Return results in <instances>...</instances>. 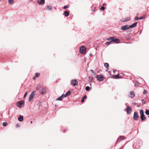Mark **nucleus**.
Listing matches in <instances>:
<instances>
[{
	"label": "nucleus",
	"instance_id": "1",
	"mask_svg": "<svg viewBox=\"0 0 149 149\" xmlns=\"http://www.w3.org/2000/svg\"><path fill=\"white\" fill-rule=\"evenodd\" d=\"M107 40H111V42H114L116 43H119L120 40L117 38H116L114 37H110L108 38L107 39Z\"/></svg>",
	"mask_w": 149,
	"mask_h": 149
},
{
	"label": "nucleus",
	"instance_id": "2",
	"mask_svg": "<svg viewBox=\"0 0 149 149\" xmlns=\"http://www.w3.org/2000/svg\"><path fill=\"white\" fill-rule=\"evenodd\" d=\"M86 48L84 46H81L80 48V53L82 54H84L86 53Z\"/></svg>",
	"mask_w": 149,
	"mask_h": 149
},
{
	"label": "nucleus",
	"instance_id": "3",
	"mask_svg": "<svg viewBox=\"0 0 149 149\" xmlns=\"http://www.w3.org/2000/svg\"><path fill=\"white\" fill-rule=\"evenodd\" d=\"M139 112L140 114L141 115L140 118L141 120L142 121H143L146 119V117L144 115L143 110L142 109H141L140 110Z\"/></svg>",
	"mask_w": 149,
	"mask_h": 149
},
{
	"label": "nucleus",
	"instance_id": "4",
	"mask_svg": "<svg viewBox=\"0 0 149 149\" xmlns=\"http://www.w3.org/2000/svg\"><path fill=\"white\" fill-rule=\"evenodd\" d=\"M35 93H36L35 91H33L31 93V94L30 95V96L29 97V102H30L31 101V100L33 98V97L35 95Z\"/></svg>",
	"mask_w": 149,
	"mask_h": 149
},
{
	"label": "nucleus",
	"instance_id": "5",
	"mask_svg": "<svg viewBox=\"0 0 149 149\" xmlns=\"http://www.w3.org/2000/svg\"><path fill=\"white\" fill-rule=\"evenodd\" d=\"M97 80L99 81H102L104 79V77L103 75H100L97 76Z\"/></svg>",
	"mask_w": 149,
	"mask_h": 149
},
{
	"label": "nucleus",
	"instance_id": "6",
	"mask_svg": "<svg viewBox=\"0 0 149 149\" xmlns=\"http://www.w3.org/2000/svg\"><path fill=\"white\" fill-rule=\"evenodd\" d=\"M130 27L128 25H125L122 26L120 27V29L122 30H126L127 29H129Z\"/></svg>",
	"mask_w": 149,
	"mask_h": 149
},
{
	"label": "nucleus",
	"instance_id": "7",
	"mask_svg": "<svg viewBox=\"0 0 149 149\" xmlns=\"http://www.w3.org/2000/svg\"><path fill=\"white\" fill-rule=\"evenodd\" d=\"M71 83L74 86H77L78 84V82L76 79H73L71 80Z\"/></svg>",
	"mask_w": 149,
	"mask_h": 149
},
{
	"label": "nucleus",
	"instance_id": "8",
	"mask_svg": "<svg viewBox=\"0 0 149 149\" xmlns=\"http://www.w3.org/2000/svg\"><path fill=\"white\" fill-rule=\"evenodd\" d=\"M138 118L139 116L138 114L136 112H134L133 116L134 119L135 120H138Z\"/></svg>",
	"mask_w": 149,
	"mask_h": 149
},
{
	"label": "nucleus",
	"instance_id": "9",
	"mask_svg": "<svg viewBox=\"0 0 149 149\" xmlns=\"http://www.w3.org/2000/svg\"><path fill=\"white\" fill-rule=\"evenodd\" d=\"M24 104V102L21 101L18 102L17 103V106L18 107H22V105Z\"/></svg>",
	"mask_w": 149,
	"mask_h": 149
},
{
	"label": "nucleus",
	"instance_id": "10",
	"mask_svg": "<svg viewBox=\"0 0 149 149\" xmlns=\"http://www.w3.org/2000/svg\"><path fill=\"white\" fill-rule=\"evenodd\" d=\"M132 110V108L130 107L129 106H127V108L126 109L127 112V113L130 114Z\"/></svg>",
	"mask_w": 149,
	"mask_h": 149
},
{
	"label": "nucleus",
	"instance_id": "11",
	"mask_svg": "<svg viewBox=\"0 0 149 149\" xmlns=\"http://www.w3.org/2000/svg\"><path fill=\"white\" fill-rule=\"evenodd\" d=\"M130 17H128L126 18H122L121 19V21L122 22H125L130 20Z\"/></svg>",
	"mask_w": 149,
	"mask_h": 149
},
{
	"label": "nucleus",
	"instance_id": "12",
	"mask_svg": "<svg viewBox=\"0 0 149 149\" xmlns=\"http://www.w3.org/2000/svg\"><path fill=\"white\" fill-rule=\"evenodd\" d=\"M145 18V16H143L141 17H135L134 19L136 20H137L139 19H144Z\"/></svg>",
	"mask_w": 149,
	"mask_h": 149
},
{
	"label": "nucleus",
	"instance_id": "13",
	"mask_svg": "<svg viewBox=\"0 0 149 149\" xmlns=\"http://www.w3.org/2000/svg\"><path fill=\"white\" fill-rule=\"evenodd\" d=\"M46 89L45 88H42V91L40 92L41 94H44L46 93Z\"/></svg>",
	"mask_w": 149,
	"mask_h": 149
},
{
	"label": "nucleus",
	"instance_id": "14",
	"mask_svg": "<svg viewBox=\"0 0 149 149\" xmlns=\"http://www.w3.org/2000/svg\"><path fill=\"white\" fill-rule=\"evenodd\" d=\"M126 138L124 136H120L117 139L118 141H122L123 140L125 139Z\"/></svg>",
	"mask_w": 149,
	"mask_h": 149
},
{
	"label": "nucleus",
	"instance_id": "15",
	"mask_svg": "<svg viewBox=\"0 0 149 149\" xmlns=\"http://www.w3.org/2000/svg\"><path fill=\"white\" fill-rule=\"evenodd\" d=\"M113 78L114 79H117L121 78H122V77L121 76H119V74H118L116 75L113 76Z\"/></svg>",
	"mask_w": 149,
	"mask_h": 149
},
{
	"label": "nucleus",
	"instance_id": "16",
	"mask_svg": "<svg viewBox=\"0 0 149 149\" xmlns=\"http://www.w3.org/2000/svg\"><path fill=\"white\" fill-rule=\"evenodd\" d=\"M38 2L40 4H43L45 3V0H38Z\"/></svg>",
	"mask_w": 149,
	"mask_h": 149
},
{
	"label": "nucleus",
	"instance_id": "17",
	"mask_svg": "<svg viewBox=\"0 0 149 149\" xmlns=\"http://www.w3.org/2000/svg\"><path fill=\"white\" fill-rule=\"evenodd\" d=\"M137 24V22H135V23H133L132 24L129 26L130 28H133V27H135Z\"/></svg>",
	"mask_w": 149,
	"mask_h": 149
},
{
	"label": "nucleus",
	"instance_id": "18",
	"mask_svg": "<svg viewBox=\"0 0 149 149\" xmlns=\"http://www.w3.org/2000/svg\"><path fill=\"white\" fill-rule=\"evenodd\" d=\"M135 96V95L133 91H131L130 92V95L129 96V97L131 98H133Z\"/></svg>",
	"mask_w": 149,
	"mask_h": 149
},
{
	"label": "nucleus",
	"instance_id": "19",
	"mask_svg": "<svg viewBox=\"0 0 149 149\" xmlns=\"http://www.w3.org/2000/svg\"><path fill=\"white\" fill-rule=\"evenodd\" d=\"M71 93V92L70 91H68L64 95L63 94V96L64 97H66L69 95Z\"/></svg>",
	"mask_w": 149,
	"mask_h": 149
},
{
	"label": "nucleus",
	"instance_id": "20",
	"mask_svg": "<svg viewBox=\"0 0 149 149\" xmlns=\"http://www.w3.org/2000/svg\"><path fill=\"white\" fill-rule=\"evenodd\" d=\"M18 120L20 122H22L23 120V118L22 116L20 115L19 117L18 118Z\"/></svg>",
	"mask_w": 149,
	"mask_h": 149
},
{
	"label": "nucleus",
	"instance_id": "21",
	"mask_svg": "<svg viewBox=\"0 0 149 149\" xmlns=\"http://www.w3.org/2000/svg\"><path fill=\"white\" fill-rule=\"evenodd\" d=\"M64 14L65 16L66 17H68V16H69V14L67 10L65 11L64 12Z\"/></svg>",
	"mask_w": 149,
	"mask_h": 149
},
{
	"label": "nucleus",
	"instance_id": "22",
	"mask_svg": "<svg viewBox=\"0 0 149 149\" xmlns=\"http://www.w3.org/2000/svg\"><path fill=\"white\" fill-rule=\"evenodd\" d=\"M63 94L61 96H60V97H59L58 98L56 99V100H62V99L63 98Z\"/></svg>",
	"mask_w": 149,
	"mask_h": 149
},
{
	"label": "nucleus",
	"instance_id": "23",
	"mask_svg": "<svg viewBox=\"0 0 149 149\" xmlns=\"http://www.w3.org/2000/svg\"><path fill=\"white\" fill-rule=\"evenodd\" d=\"M87 96L86 95H85L84 97H83L82 98V99L81 100V102H83L84 101V99L86 98Z\"/></svg>",
	"mask_w": 149,
	"mask_h": 149
},
{
	"label": "nucleus",
	"instance_id": "24",
	"mask_svg": "<svg viewBox=\"0 0 149 149\" xmlns=\"http://www.w3.org/2000/svg\"><path fill=\"white\" fill-rule=\"evenodd\" d=\"M8 1L9 4H12L14 3V0H8Z\"/></svg>",
	"mask_w": 149,
	"mask_h": 149
},
{
	"label": "nucleus",
	"instance_id": "25",
	"mask_svg": "<svg viewBox=\"0 0 149 149\" xmlns=\"http://www.w3.org/2000/svg\"><path fill=\"white\" fill-rule=\"evenodd\" d=\"M52 7L50 6H47L46 9L47 10H51Z\"/></svg>",
	"mask_w": 149,
	"mask_h": 149
},
{
	"label": "nucleus",
	"instance_id": "26",
	"mask_svg": "<svg viewBox=\"0 0 149 149\" xmlns=\"http://www.w3.org/2000/svg\"><path fill=\"white\" fill-rule=\"evenodd\" d=\"M104 66L107 69H108L109 67V65L108 63H105L104 64Z\"/></svg>",
	"mask_w": 149,
	"mask_h": 149
},
{
	"label": "nucleus",
	"instance_id": "27",
	"mask_svg": "<svg viewBox=\"0 0 149 149\" xmlns=\"http://www.w3.org/2000/svg\"><path fill=\"white\" fill-rule=\"evenodd\" d=\"M93 79V77L92 76H90L89 77L88 81L90 82H91L92 81Z\"/></svg>",
	"mask_w": 149,
	"mask_h": 149
},
{
	"label": "nucleus",
	"instance_id": "28",
	"mask_svg": "<svg viewBox=\"0 0 149 149\" xmlns=\"http://www.w3.org/2000/svg\"><path fill=\"white\" fill-rule=\"evenodd\" d=\"M40 75V74L39 73H36L35 74V76L36 77H39Z\"/></svg>",
	"mask_w": 149,
	"mask_h": 149
},
{
	"label": "nucleus",
	"instance_id": "29",
	"mask_svg": "<svg viewBox=\"0 0 149 149\" xmlns=\"http://www.w3.org/2000/svg\"><path fill=\"white\" fill-rule=\"evenodd\" d=\"M7 123L6 122H4L3 123L2 125L3 126H6L7 125Z\"/></svg>",
	"mask_w": 149,
	"mask_h": 149
},
{
	"label": "nucleus",
	"instance_id": "30",
	"mask_svg": "<svg viewBox=\"0 0 149 149\" xmlns=\"http://www.w3.org/2000/svg\"><path fill=\"white\" fill-rule=\"evenodd\" d=\"M111 40H110V41L106 42V45H110L111 44Z\"/></svg>",
	"mask_w": 149,
	"mask_h": 149
},
{
	"label": "nucleus",
	"instance_id": "31",
	"mask_svg": "<svg viewBox=\"0 0 149 149\" xmlns=\"http://www.w3.org/2000/svg\"><path fill=\"white\" fill-rule=\"evenodd\" d=\"M40 85H38L36 88V89L37 90H39L40 89Z\"/></svg>",
	"mask_w": 149,
	"mask_h": 149
},
{
	"label": "nucleus",
	"instance_id": "32",
	"mask_svg": "<svg viewBox=\"0 0 149 149\" xmlns=\"http://www.w3.org/2000/svg\"><path fill=\"white\" fill-rule=\"evenodd\" d=\"M143 94L146 95L147 93V91L146 90H144L143 92Z\"/></svg>",
	"mask_w": 149,
	"mask_h": 149
},
{
	"label": "nucleus",
	"instance_id": "33",
	"mask_svg": "<svg viewBox=\"0 0 149 149\" xmlns=\"http://www.w3.org/2000/svg\"><path fill=\"white\" fill-rule=\"evenodd\" d=\"M146 114L147 115H149V111L148 110H147L146 111Z\"/></svg>",
	"mask_w": 149,
	"mask_h": 149
},
{
	"label": "nucleus",
	"instance_id": "34",
	"mask_svg": "<svg viewBox=\"0 0 149 149\" xmlns=\"http://www.w3.org/2000/svg\"><path fill=\"white\" fill-rule=\"evenodd\" d=\"M100 9L101 10H102L103 11H104V10H105V8L103 6H102L101 8H100Z\"/></svg>",
	"mask_w": 149,
	"mask_h": 149
},
{
	"label": "nucleus",
	"instance_id": "35",
	"mask_svg": "<svg viewBox=\"0 0 149 149\" xmlns=\"http://www.w3.org/2000/svg\"><path fill=\"white\" fill-rule=\"evenodd\" d=\"M89 89H90V87H89L88 86H87L86 87V91H88V90Z\"/></svg>",
	"mask_w": 149,
	"mask_h": 149
},
{
	"label": "nucleus",
	"instance_id": "36",
	"mask_svg": "<svg viewBox=\"0 0 149 149\" xmlns=\"http://www.w3.org/2000/svg\"><path fill=\"white\" fill-rule=\"evenodd\" d=\"M142 102L143 103L145 104L146 102V101L145 100L143 99L142 100Z\"/></svg>",
	"mask_w": 149,
	"mask_h": 149
},
{
	"label": "nucleus",
	"instance_id": "37",
	"mask_svg": "<svg viewBox=\"0 0 149 149\" xmlns=\"http://www.w3.org/2000/svg\"><path fill=\"white\" fill-rule=\"evenodd\" d=\"M91 71L93 73V75H95V74H96L94 72L93 70H92V69L91 70Z\"/></svg>",
	"mask_w": 149,
	"mask_h": 149
},
{
	"label": "nucleus",
	"instance_id": "38",
	"mask_svg": "<svg viewBox=\"0 0 149 149\" xmlns=\"http://www.w3.org/2000/svg\"><path fill=\"white\" fill-rule=\"evenodd\" d=\"M27 92H26L24 94V98L27 95Z\"/></svg>",
	"mask_w": 149,
	"mask_h": 149
},
{
	"label": "nucleus",
	"instance_id": "39",
	"mask_svg": "<svg viewBox=\"0 0 149 149\" xmlns=\"http://www.w3.org/2000/svg\"><path fill=\"white\" fill-rule=\"evenodd\" d=\"M68 8V7H67V6H64L63 7V8L64 9H66V8Z\"/></svg>",
	"mask_w": 149,
	"mask_h": 149
},
{
	"label": "nucleus",
	"instance_id": "40",
	"mask_svg": "<svg viewBox=\"0 0 149 149\" xmlns=\"http://www.w3.org/2000/svg\"><path fill=\"white\" fill-rule=\"evenodd\" d=\"M132 104L134 106H135L136 105V103L135 102L132 103Z\"/></svg>",
	"mask_w": 149,
	"mask_h": 149
},
{
	"label": "nucleus",
	"instance_id": "41",
	"mask_svg": "<svg viewBox=\"0 0 149 149\" xmlns=\"http://www.w3.org/2000/svg\"><path fill=\"white\" fill-rule=\"evenodd\" d=\"M16 126L17 127H20V125H19L18 124H16Z\"/></svg>",
	"mask_w": 149,
	"mask_h": 149
},
{
	"label": "nucleus",
	"instance_id": "42",
	"mask_svg": "<svg viewBox=\"0 0 149 149\" xmlns=\"http://www.w3.org/2000/svg\"><path fill=\"white\" fill-rule=\"evenodd\" d=\"M36 77V76H35L33 77V79H35Z\"/></svg>",
	"mask_w": 149,
	"mask_h": 149
},
{
	"label": "nucleus",
	"instance_id": "43",
	"mask_svg": "<svg viewBox=\"0 0 149 149\" xmlns=\"http://www.w3.org/2000/svg\"><path fill=\"white\" fill-rule=\"evenodd\" d=\"M116 71V70H113V72L114 73H115V72Z\"/></svg>",
	"mask_w": 149,
	"mask_h": 149
},
{
	"label": "nucleus",
	"instance_id": "44",
	"mask_svg": "<svg viewBox=\"0 0 149 149\" xmlns=\"http://www.w3.org/2000/svg\"><path fill=\"white\" fill-rule=\"evenodd\" d=\"M90 56H92V54H90Z\"/></svg>",
	"mask_w": 149,
	"mask_h": 149
},
{
	"label": "nucleus",
	"instance_id": "45",
	"mask_svg": "<svg viewBox=\"0 0 149 149\" xmlns=\"http://www.w3.org/2000/svg\"><path fill=\"white\" fill-rule=\"evenodd\" d=\"M106 5V4H105V3H104V4H103V6H105Z\"/></svg>",
	"mask_w": 149,
	"mask_h": 149
},
{
	"label": "nucleus",
	"instance_id": "46",
	"mask_svg": "<svg viewBox=\"0 0 149 149\" xmlns=\"http://www.w3.org/2000/svg\"><path fill=\"white\" fill-rule=\"evenodd\" d=\"M33 123L32 121H31V123Z\"/></svg>",
	"mask_w": 149,
	"mask_h": 149
},
{
	"label": "nucleus",
	"instance_id": "47",
	"mask_svg": "<svg viewBox=\"0 0 149 149\" xmlns=\"http://www.w3.org/2000/svg\"><path fill=\"white\" fill-rule=\"evenodd\" d=\"M1 0H0V1H1Z\"/></svg>",
	"mask_w": 149,
	"mask_h": 149
}]
</instances>
